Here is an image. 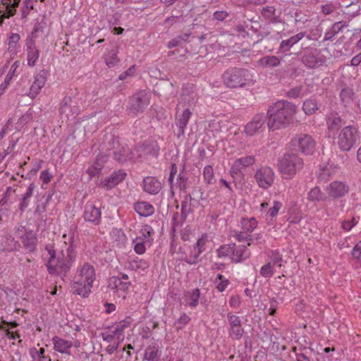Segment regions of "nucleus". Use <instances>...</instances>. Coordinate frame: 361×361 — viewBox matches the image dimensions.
<instances>
[{
  "label": "nucleus",
  "mask_w": 361,
  "mask_h": 361,
  "mask_svg": "<svg viewBox=\"0 0 361 361\" xmlns=\"http://www.w3.org/2000/svg\"><path fill=\"white\" fill-rule=\"evenodd\" d=\"M49 257L46 263L47 271L51 275L60 276L62 280L66 277L75 259V253L71 245L65 250L56 252L52 246H47Z\"/></svg>",
  "instance_id": "f257e3e1"
},
{
  "label": "nucleus",
  "mask_w": 361,
  "mask_h": 361,
  "mask_svg": "<svg viewBox=\"0 0 361 361\" xmlns=\"http://www.w3.org/2000/svg\"><path fill=\"white\" fill-rule=\"evenodd\" d=\"M298 111V106L286 100H280L271 106L267 111V126L276 130L286 127L293 121V116Z\"/></svg>",
  "instance_id": "f03ea898"
},
{
  "label": "nucleus",
  "mask_w": 361,
  "mask_h": 361,
  "mask_svg": "<svg viewBox=\"0 0 361 361\" xmlns=\"http://www.w3.org/2000/svg\"><path fill=\"white\" fill-rule=\"evenodd\" d=\"M96 279L95 269L91 264L85 262L77 268L71 285L72 292L82 298H87L91 293Z\"/></svg>",
  "instance_id": "7ed1b4c3"
},
{
  "label": "nucleus",
  "mask_w": 361,
  "mask_h": 361,
  "mask_svg": "<svg viewBox=\"0 0 361 361\" xmlns=\"http://www.w3.org/2000/svg\"><path fill=\"white\" fill-rule=\"evenodd\" d=\"M101 148L106 152L107 157L111 154L113 158L119 163L136 159L134 152H132L126 143L121 142L120 138L113 134L109 133L104 135V142L101 144Z\"/></svg>",
  "instance_id": "20e7f679"
},
{
  "label": "nucleus",
  "mask_w": 361,
  "mask_h": 361,
  "mask_svg": "<svg viewBox=\"0 0 361 361\" xmlns=\"http://www.w3.org/2000/svg\"><path fill=\"white\" fill-rule=\"evenodd\" d=\"M192 231L194 229L188 226L182 233V240L185 242L183 251L185 257L182 256V260H185L189 264L197 263L200 255L204 250L206 243L204 238L197 239L192 233Z\"/></svg>",
  "instance_id": "39448f33"
},
{
  "label": "nucleus",
  "mask_w": 361,
  "mask_h": 361,
  "mask_svg": "<svg viewBox=\"0 0 361 361\" xmlns=\"http://www.w3.org/2000/svg\"><path fill=\"white\" fill-rule=\"evenodd\" d=\"M224 85L230 88L243 87L252 80V75L246 68L233 67L222 75Z\"/></svg>",
  "instance_id": "423d86ee"
},
{
  "label": "nucleus",
  "mask_w": 361,
  "mask_h": 361,
  "mask_svg": "<svg viewBox=\"0 0 361 361\" xmlns=\"http://www.w3.org/2000/svg\"><path fill=\"white\" fill-rule=\"evenodd\" d=\"M360 132L355 125L344 126L338 135L337 144L343 152L350 151L360 139Z\"/></svg>",
  "instance_id": "0eeeda50"
},
{
  "label": "nucleus",
  "mask_w": 361,
  "mask_h": 361,
  "mask_svg": "<svg viewBox=\"0 0 361 361\" xmlns=\"http://www.w3.org/2000/svg\"><path fill=\"white\" fill-rule=\"evenodd\" d=\"M304 166L303 159L296 153H286L279 162V169L283 175L293 177Z\"/></svg>",
  "instance_id": "6e6552de"
},
{
  "label": "nucleus",
  "mask_w": 361,
  "mask_h": 361,
  "mask_svg": "<svg viewBox=\"0 0 361 361\" xmlns=\"http://www.w3.org/2000/svg\"><path fill=\"white\" fill-rule=\"evenodd\" d=\"M151 94L145 90H139L129 100L127 109L128 114L137 115L142 113L150 103Z\"/></svg>",
  "instance_id": "1a4fd4ad"
},
{
  "label": "nucleus",
  "mask_w": 361,
  "mask_h": 361,
  "mask_svg": "<svg viewBox=\"0 0 361 361\" xmlns=\"http://www.w3.org/2000/svg\"><path fill=\"white\" fill-rule=\"evenodd\" d=\"M293 151L311 155L315 149V142L308 134L300 133L295 135L290 142Z\"/></svg>",
  "instance_id": "9d476101"
},
{
  "label": "nucleus",
  "mask_w": 361,
  "mask_h": 361,
  "mask_svg": "<svg viewBox=\"0 0 361 361\" xmlns=\"http://www.w3.org/2000/svg\"><path fill=\"white\" fill-rule=\"evenodd\" d=\"M59 113L61 118H75L80 113L78 97L76 95H66L60 104Z\"/></svg>",
  "instance_id": "9b49d317"
},
{
  "label": "nucleus",
  "mask_w": 361,
  "mask_h": 361,
  "mask_svg": "<svg viewBox=\"0 0 361 361\" xmlns=\"http://www.w3.org/2000/svg\"><path fill=\"white\" fill-rule=\"evenodd\" d=\"M301 61L307 68L315 69L324 63L325 56L317 48H307L303 51Z\"/></svg>",
  "instance_id": "f8f14e48"
},
{
  "label": "nucleus",
  "mask_w": 361,
  "mask_h": 361,
  "mask_svg": "<svg viewBox=\"0 0 361 361\" xmlns=\"http://www.w3.org/2000/svg\"><path fill=\"white\" fill-rule=\"evenodd\" d=\"M171 238V247L169 252L171 254L178 253L180 251L178 238L180 235V215L178 212L174 213L171 221V229L169 231Z\"/></svg>",
  "instance_id": "ddd939ff"
},
{
  "label": "nucleus",
  "mask_w": 361,
  "mask_h": 361,
  "mask_svg": "<svg viewBox=\"0 0 361 361\" xmlns=\"http://www.w3.org/2000/svg\"><path fill=\"white\" fill-rule=\"evenodd\" d=\"M267 114H257L245 126V132L249 136H253L262 132L265 128V122H267Z\"/></svg>",
  "instance_id": "4468645a"
},
{
  "label": "nucleus",
  "mask_w": 361,
  "mask_h": 361,
  "mask_svg": "<svg viewBox=\"0 0 361 361\" xmlns=\"http://www.w3.org/2000/svg\"><path fill=\"white\" fill-rule=\"evenodd\" d=\"M255 178L260 188L267 189L274 183V173L270 167H262L256 171Z\"/></svg>",
  "instance_id": "2eb2a0df"
},
{
  "label": "nucleus",
  "mask_w": 361,
  "mask_h": 361,
  "mask_svg": "<svg viewBox=\"0 0 361 361\" xmlns=\"http://www.w3.org/2000/svg\"><path fill=\"white\" fill-rule=\"evenodd\" d=\"M159 146L155 141H145L140 145L136 146L135 151L137 158L147 157V156L157 157L159 154Z\"/></svg>",
  "instance_id": "dca6fc26"
},
{
  "label": "nucleus",
  "mask_w": 361,
  "mask_h": 361,
  "mask_svg": "<svg viewBox=\"0 0 361 361\" xmlns=\"http://www.w3.org/2000/svg\"><path fill=\"white\" fill-rule=\"evenodd\" d=\"M83 218L87 222H90L95 226L99 225L102 219L100 208L91 202H87L85 206Z\"/></svg>",
  "instance_id": "f3484780"
},
{
  "label": "nucleus",
  "mask_w": 361,
  "mask_h": 361,
  "mask_svg": "<svg viewBox=\"0 0 361 361\" xmlns=\"http://www.w3.org/2000/svg\"><path fill=\"white\" fill-rule=\"evenodd\" d=\"M227 319L230 325V336L236 340L240 339L244 334V329L240 317L229 312L227 314Z\"/></svg>",
  "instance_id": "a211bd4d"
},
{
  "label": "nucleus",
  "mask_w": 361,
  "mask_h": 361,
  "mask_svg": "<svg viewBox=\"0 0 361 361\" xmlns=\"http://www.w3.org/2000/svg\"><path fill=\"white\" fill-rule=\"evenodd\" d=\"M47 81V71L41 70L35 77V80L30 87L28 97L35 99L40 92L42 88L44 86Z\"/></svg>",
  "instance_id": "6ab92c4d"
},
{
  "label": "nucleus",
  "mask_w": 361,
  "mask_h": 361,
  "mask_svg": "<svg viewBox=\"0 0 361 361\" xmlns=\"http://www.w3.org/2000/svg\"><path fill=\"white\" fill-rule=\"evenodd\" d=\"M326 190L329 197L340 198L348 192L349 187L341 181H334L329 184Z\"/></svg>",
  "instance_id": "aec40b11"
},
{
  "label": "nucleus",
  "mask_w": 361,
  "mask_h": 361,
  "mask_svg": "<svg viewBox=\"0 0 361 361\" xmlns=\"http://www.w3.org/2000/svg\"><path fill=\"white\" fill-rule=\"evenodd\" d=\"M344 125L345 121L337 112L333 111L326 117V126L330 134L337 133Z\"/></svg>",
  "instance_id": "412c9836"
},
{
  "label": "nucleus",
  "mask_w": 361,
  "mask_h": 361,
  "mask_svg": "<svg viewBox=\"0 0 361 361\" xmlns=\"http://www.w3.org/2000/svg\"><path fill=\"white\" fill-rule=\"evenodd\" d=\"M255 162V158L252 155H249L237 159L232 164L230 173L233 177L241 171L243 168H246L253 165Z\"/></svg>",
  "instance_id": "4be33fe9"
},
{
  "label": "nucleus",
  "mask_w": 361,
  "mask_h": 361,
  "mask_svg": "<svg viewBox=\"0 0 361 361\" xmlns=\"http://www.w3.org/2000/svg\"><path fill=\"white\" fill-rule=\"evenodd\" d=\"M142 183L144 191L150 195L158 194L163 187L161 182L152 176L145 178Z\"/></svg>",
  "instance_id": "5701e85b"
},
{
  "label": "nucleus",
  "mask_w": 361,
  "mask_h": 361,
  "mask_svg": "<svg viewBox=\"0 0 361 361\" xmlns=\"http://www.w3.org/2000/svg\"><path fill=\"white\" fill-rule=\"evenodd\" d=\"M130 286V282L123 281L118 276H111L108 279V288L115 292L121 291L126 293Z\"/></svg>",
  "instance_id": "b1692460"
},
{
  "label": "nucleus",
  "mask_w": 361,
  "mask_h": 361,
  "mask_svg": "<svg viewBox=\"0 0 361 361\" xmlns=\"http://www.w3.org/2000/svg\"><path fill=\"white\" fill-rule=\"evenodd\" d=\"M107 159V156L105 154H99L97 156L93 164L86 170V173L90 176V179L101 173Z\"/></svg>",
  "instance_id": "393cba45"
},
{
  "label": "nucleus",
  "mask_w": 361,
  "mask_h": 361,
  "mask_svg": "<svg viewBox=\"0 0 361 361\" xmlns=\"http://www.w3.org/2000/svg\"><path fill=\"white\" fill-rule=\"evenodd\" d=\"M54 349L61 354L71 355L70 349L73 347L71 341L66 340L59 336L52 338Z\"/></svg>",
  "instance_id": "a878e982"
},
{
  "label": "nucleus",
  "mask_w": 361,
  "mask_h": 361,
  "mask_svg": "<svg viewBox=\"0 0 361 361\" xmlns=\"http://www.w3.org/2000/svg\"><path fill=\"white\" fill-rule=\"evenodd\" d=\"M27 64L30 66H35L36 61L39 56V51L36 48L35 42L30 39L26 43Z\"/></svg>",
  "instance_id": "bb28decb"
},
{
  "label": "nucleus",
  "mask_w": 361,
  "mask_h": 361,
  "mask_svg": "<svg viewBox=\"0 0 361 361\" xmlns=\"http://www.w3.org/2000/svg\"><path fill=\"white\" fill-rule=\"evenodd\" d=\"M126 176V173L121 170L114 171L103 182V187L106 190L111 189L123 181Z\"/></svg>",
  "instance_id": "cd10ccee"
},
{
  "label": "nucleus",
  "mask_w": 361,
  "mask_h": 361,
  "mask_svg": "<svg viewBox=\"0 0 361 361\" xmlns=\"http://www.w3.org/2000/svg\"><path fill=\"white\" fill-rule=\"evenodd\" d=\"M20 240L25 249L28 252H32L36 250L37 239L33 231L29 230L23 236H20Z\"/></svg>",
  "instance_id": "c85d7f7f"
},
{
  "label": "nucleus",
  "mask_w": 361,
  "mask_h": 361,
  "mask_svg": "<svg viewBox=\"0 0 361 361\" xmlns=\"http://www.w3.org/2000/svg\"><path fill=\"white\" fill-rule=\"evenodd\" d=\"M20 0H1L2 4L6 8V11H4L1 16H0V24L3 23L4 18H8L15 15L16 8L18 7Z\"/></svg>",
  "instance_id": "c756f323"
},
{
  "label": "nucleus",
  "mask_w": 361,
  "mask_h": 361,
  "mask_svg": "<svg viewBox=\"0 0 361 361\" xmlns=\"http://www.w3.org/2000/svg\"><path fill=\"white\" fill-rule=\"evenodd\" d=\"M232 250L231 259L235 263L240 262L250 256V252L247 250L245 245L234 246Z\"/></svg>",
  "instance_id": "7c9ffc66"
},
{
  "label": "nucleus",
  "mask_w": 361,
  "mask_h": 361,
  "mask_svg": "<svg viewBox=\"0 0 361 361\" xmlns=\"http://www.w3.org/2000/svg\"><path fill=\"white\" fill-rule=\"evenodd\" d=\"M305 37V32H299L289 39L283 40L279 47V52H286L290 50V49L298 42L300 39H302Z\"/></svg>",
  "instance_id": "2f4dec72"
},
{
  "label": "nucleus",
  "mask_w": 361,
  "mask_h": 361,
  "mask_svg": "<svg viewBox=\"0 0 361 361\" xmlns=\"http://www.w3.org/2000/svg\"><path fill=\"white\" fill-rule=\"evenodd\" d=\"M257 64L264 68H276L281 65V59L276 56H267L259 59Z\"/></svg>",
  "instance_id": "473e14b6"
},
{
  "label": "nucleus",
  "mask_w": 361,
  "mask_h": 361,
  "mask_svg": "<svg viewBox=\"0 0 361 361\" xmlns=\"http://www.w3.org/2000/svg\"><path fill=\"white\" fill-rule=\"evenodd\" d=\"M135 212L142 216H149L154 212V207L146 202H137L134 204Z\"/></svg>",
  "instance_id": "72a5a7b5"
},
{
  "label": "nucleus",
  "mask_w": 361,
  "mask_h": 361,
  "mask_svg": "<svg viewBox=\"0 0 361 361\" xmlns=\"http://www.w3.org/2000/svg\"><path fill=\"white\" fill-rule=\"evenodd\" d=\"M104 59L109 68L114 67L120 61L118 57V49H107L104 54Z\"/></svg>",
  "instance_id": "f704fd0d"
},
{
  "label": "nucleus",
  "mask_w": 361,
  "mask_h": 361,
  "mask_svg": "<svg viewBox=\"0 0 361 361\" xmlns=\"http://www.w3.org/2000/svg\"><path fill=\"white\" fill-rule=\"evenodd\" d=\"M176 173L177 166L176 164L173 163L171 164V169L169 178V183L170 184L171 192L172 195H174L175 190H178L179 192H180V173L177 175L176 183H173L174 176L176 174Z\"/></svg>",
  "instance_id": "c9c22d12"
},
{
  "label": "nucleus",
  "mask_w": 361,
  "mask_h": 361,
  "mask_svg": "<svg viewBox=\"0 0 361 361\" xmlns=\"http://www.w3.org/2000/svg\"><path fill=\"white\" fill-rule=\"evenodd\" d=\"M348 26V23L343 21L336 22L332 27L325 33L324 40H332L334 37L343 30L345 27Z\"/></svg>",
  "instance_id": "e433bc0d"
},
{
  "label": "nucleus",
  "mask_w": 361,
  "mask_h": 361,
  "mask_svg": "<svg viewBox=\"0 0 361 361\" xmlns=\"http://www.w3.org/2000/svg\"><path fill=\"white\" fill-rule=\"evenodd\" d=\"M200 293L198 288L193 289L191 292L188 291L184 294L185 305L196 307L198 305Z\"/></svg>",
  "instance_id": "4c0bfd02"
},
{
  "label": "nucleus",
  "mask_w": 361,
  "mask_h": 361,
  "mask_svg": "<svg viewBox=\"0 0 361 361\" xmlns=\"http://www.w3.org/2000/svg\"><path fill=\"white\" fill-rule=\"evenodd\" d=\"M18 67H19L18 61H15L11 66V68H10L8 73L6 75L4 81L0 85V96L4 92L6 89L10 85V82H11V80L13 79V76L15 75L16 70L18 69Z\"/></svg>",
  "instance_id": "58836bf2"
},
{
  "label": "nucleus",
  "mask_w": 361,
  "mask_h": 361,
  "mask_svg": "<svg viewBox=\"0 0 361 361\" xmlns=\"http://www.w3.org/2000/svg\"><path fill=\"white\" fill-rule=\"evenodd\" d=\"M293 352L295 353L297 361H312V359H311L312 351L309 348L303 347L298 349L294 347L293 348Z\"/></svg>",
  "instance_id": "ea45409f"
},
{
  "label": "nucleus",
  "mask_w": 361,
  "mask_h": 361,
  "mask_svg": "<svg viewBox=\"0 0 361 361\" xmlns=\"http://www.w3.org/2000/svg\"><path fill=\"white\" fill-rule=\"evenodd\" d=\"M318 104L315 99L309 98L302 104V111L306 115H312L318 110Z\"/></svg>",
  "instance_id": "a19ab883"
},
{
  "label": "nucleus",
  "mask_w": 361,
  "mask_h": 361,
  "mask_svg": "<svg viewBox=\"0 0 361 361\" xmlns=\"http://www.w3.org/2000/svg\"><path fill=\"white\" fill-rule=\"evenodd\" d=\"M355 93L353 89L350 87H345L341 90L340 92V98L342 104L345 106H349L354 99Z\"/></svg>",
  "instance_id": "79ce46f5"
},
{
  "label": "nucleus",
  "mask_w": 361,
  "mask_h": 361,
  "mask_svg": "<svg viewBox=\"0 0 361 361\" xmlns=\"http://www.w3.org/2000/svg\"><path fill=\"white\" fill-rule=\"evenodd\" d=\"M35 188V185L34 183H30L27 189L26 192L23 195L21 202L19 205V209L22 212H23L25 209L28 207L30 203V198L32 197Z\"/></svg>",
  "instance_id": "37998d69"
},
{
  "label": "nucleus",
  "mask_w": 361,
  "mask_h": 361,
  "mask_svg": "<svg viewBox=\"0 0 361 361\" xmlns=\"http://www.w3.org/2000/svg\"><path fill=\"white\" fill-rule=\"evenodd\" d=\"M195 86L193 84L187 83L185 85L184 87L182 88V91H183V92H182V102H190V99L195 102L196 95L193 94Z\"/></svg>",
  "instance_id": "c03bdc74"
},
{
  "label": "nucleus",
  "mask_w": 361,
  "mask_h": 361,
  "mask_svg": "<svg viewBox=\"0 0 361 361\" xmlns=\"http://www.w3.org/2000/svg\"><path fill=\"white\" fill-rule=\"evenodd\" d=\"M241 228L243 231L250 234L257 226L258 222L255 218H243L240 221Z\"/></svg>",
  "instance_id": "a18cd8bd"
},
{
  "label": "nucleus",
  "mask_w": 361,
  "mask_h": 361,
  "mask_svg": "<svg viewBox=\"0 0 361 361\" xmlns=\"http://www.w3.org/2000/svg\"><path fill=\"white\" fill-rule=\"evenodd\" d=\"M307 199L311 202H320L326 199V196L324 194L321 189L316 186L310 190L308 192Z\"/></svg>",
  "instance_id": "49530a36"
},
{
  "label": "nucleus",
  "mask_w": 361,
  "mask_h": 361,
  "mask_svg": "<svg viewBox=\"0 0 361 361\" xmlns=\"http://www.w3.org/2000/svg\"><path fill=\"white\" fill-rule=\"evenodd\" d=\"M140 233L141 235L140 237H142L144 240L147 242L149 245H151L153 242L152 235L154 233L153 228L148 224H145L142 226Z\"/></svg>",
  "instance_id": "de8ad7c7"
},
{
  "label": "nucleus",
  "mask_w": 361,
  "mask_h": 361,
  "mask_svg": "<svg viewBox=\"0 0 361 361\" xmlns=\"http://www.w3.org/2000/svg\"><path fill=\"white\" fill-rule=\"evenodd\" d=\"M149 263L143 259H139L136 257L135 259L132 260L129 262L128 268L131 270L138 271L142 270L144 271L149 267Z\"/></svg>",
  "instance_id": "09e8293b"
},
{
  "label": "nucleus",
  "mask_w": 361,
  "mask_h": 361,
  "mask_svg": "<svg viewBox=\"0 0 361 361\" xmlns=\"http://www.w3.org/2000/svg\"><path fill=\"white\" fill-rule=\"evenodd\" d=\"M145 359L147 361H160V354L157 347L149 345L145 353Z\"/></svg>",
  "instance_id": "8fccbe9b"
},
{
  "label": "nucleus",
  "mask_w": 361,
  "mask_h": 361,
  "mask_svg": "<svg viewBox=\"0 0 361 361\" xmlns=\"http://www.w3.org/2000/svg\"><path fill=\"white\" fill-rule=\"evenodd\" d=\"M147 242L144 240L142 237H136L133 240L134 251L138 255H142L146 251V244Z\"/></svg>",
  "instance_id": "3c124183"
},
{
  "label": "nucleus",
  "mask_w": 361,
  "mask_h": 361,
  "mask_svg": "<svg viewBox=\"0 0 361 361\" xmlns=\"http://www.w3.org/2000/svg\"><path fill=\"white\" fill-rule=\"evenodd\" d=\"M130 325L129 319H124L116 324L113 333L116 334V337L119 339L121 337L123 338V331Z\"/></svg>",
  "instance_id": "603ef678"
},
{
  "label": "nucleus",
  "mask_w": 361,
  "mask_h": 361,
  "mask_svg": "<svg viewBox=\"0 0 361 361\" xmlns=\"http://www.w3.org/2000/svg\"><path fill=\"white\" fill-rule=\"evenodd\" d=\"M282 207V203L279 201H274V204L271 207L266 213V219L272 221L276 217L279 211Z\"/></svg>",
  "instance_id": "864d4df0"
},
{
  "label": "nucleus",
  "mask_w": 361,
  "mask_h": 361,
  "mask_svg": "<svg viewBox=\"0 0 361 361\" xmlns=\"http://www.w3.org/2000/svg\"><path fill=\"white\" fill-rule=\"evenodd\" d=\"M214 283L216 284V287L217 290L219 292H223L229 284V281L222 274H218L214 280Z\"/></svg>",
  "instance_id": "5fc2aeb1"
},
{
  "label": "nucleus",
  "mask_w": 361,
  "mask_h": 361,
  "mask_svg": "<svg viewBox=\"0 0 361 361\" xmlns=\"http://www.w3.org/2000/svg\"><path fill=\"white\" fill-rule=\"evenodd\" d=\"M275 11L276 10L274 7L267 6L262 8L261 13L265 19L269 20L270 23H274L276 22L275 18L274 17Z\"/></svg>",
  "instance_id": "6e6d98bb"
},
{
  "label": "nucleus",
  "mask_w": 361,
  "mask_h": 361,
  "mask_svg": "<svg viewBox=\"0 0 361 361\" xmlns=\"http://www.w3.org/2000/svg\"><path fill=\"white\" fill-rule=\"evenodd\" d=\"M203 176L207 183L213 184L215 183L214 169L212 166L207 165L204 168Z\"/></svg>",
  "instance_id": "4d7b16f0"
},
{
  "label": "nucleus",
  "mask_w": 361,
  "mask_h": 361,
  "mask_svg": "<svg viewBox=\"0 0 361 361\" xmlns=\"http://www.w3.org/2000/svg\"><path fill=\"white\" fill-rule=\"evenodd\" d=\"M234 246H235V243L221 245L217 250L218 257H227V256H231L232 250H233L232 247L233 248Z\"/></svg>",
  "instance_id": "13d9d810"
},
{
  "label": "nucleus",
  "mask_w": 361,
  "mask_h": 361,
  "mask_svg": "<svg viewBox=\"0 0 361 361\" xmlns=\"http://www.w3.org/2000/svg\"><path fill=\"white\" fill-rule=\"evenodd\" d=\"M259 274L264 278H270L274 274V267L271 262H267L260 269Z\"/></svg>",
  "instance_id": "bf43d9fd"
},
{
  "label": "nucleus",
  "mask_w": 361,
  "mask_h": 361,
  "mask_svg": "<svg viewBox=\"0 0 361 361\" xmlns=\"http://www.w3.org/2000/svg\"><path fill=\"white\" fill-rule=\"evenodd\" d=\"M271 42H276V39L274 38H262L257 40L256 42H255L254 44H260L264 47L265 49H267L269 51H271L274 48V44H271Z\"/></svg>",
  "instance_id": "052dcab7"
},
{
  "label": "nucleus",
  "mask_w": 361,
  "mask_h": 361,
  "mask_svg": "<svg viewBox=\"0 0 361 361\" xmlns=\"http://www.w3.org/2000/svg\"><path fill=\"white\" fill-rule=\"evenodd\" d=\"M233 237L239 242H243L245 240L253 241V237H252L250 234L245 232V231L240 232L235 231Z\"/></svg>",
  "instance_id": "680f3d73"
},
{
  "label": "nucleus",
  "mask_w": 361,
  "mask_h": 361,
  "mask_svg": "<svg viewBox=\"0 0 361 361\" xmlns=\"http://www.w3.org/2000/svg\"><path fill=\"white\" fill-rule=\"evenodd\" d=\"M20 35L17 33H13L8 40V51H13L16 50L17 44L20 40Z\"/></svg>",
  "instance_id": "e2e57ef3"
},
{
  "label": "nucleus",
  "mask_w": 361,
  "mask_h": 361,
  "mask_svg": "<svg viewBox=\"0 0 361 361\" xmlns=\"http://www.w3.org/2000/svg\"><path fill=\"white\" fill-rule=\"evenodd\" d=\"M32 9H33L32 1L31 0H25L22 8V18H26Z\"/></svg>",
  "instance_id": "0e129e2a"
},
{
  "label": "nucleus",
  "mask_w": 361,
  "mask_h": 361,
  "mask_svg": "<svg viewBox=\"0 0 361 361\" xmlns=\"http://www.w3.org/2000/svg\"><path fill=\"white\" fill-rule=\"evenodd\" d=\"M357 221L355 218H352L350 220H344L342 221V228L345 231H350L356 224Z\"/></svg>",
  "instance_id": "69168bd1"
},
{
  "label": "nucleus",
  "mask_w": 361,
  "mask_h": 361,
  "mask_svg": "<svg viewBox=\"0 0 361 361\" xmlns=\"http://www.w3.org/2000/svg\"><path fill=\"white\" fill-rule=\"evenodd\" d=\"M271 261L269 262H271L273 267L276 265L279 267H281L282 266L281 262L283 261L282 255H280L279 252L273 253L271 257Z\"/></svg>",
  "instance_id": "338daca9"
},
{
  "label": "nucleus",
  "mask_w": 361,
  "mask_h": 361,
  "mask_svg": "<svg viewBox=\"0 0 361 361\" xmlns=\"http://www.w3.org/2000/svg\"><path fill=\"white\" fill-rule=\"evenodd\" d=\"M301 91L302 87L298 86L288 91L286 95L290 98H298L300 97Z\"/></svg>",
  "instance_id": "774afa93"
}]
</instances>
